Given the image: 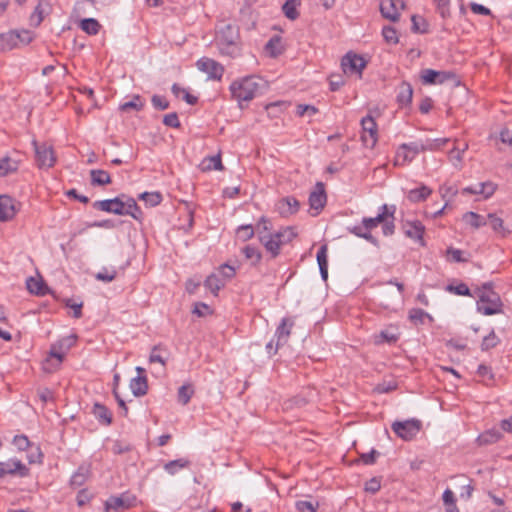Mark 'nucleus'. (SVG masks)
Returning a JSON list of instances; mask_svg holds the SVG:
<instances>
[{
	"mask_svg": "<svg viewBox=\"0 0 512 512\" xmlns=\"http://www.w3.org/2000/svg\"><path fill=\"white\" fill-rule=\"evenodd\" d=\"M238 40V27L230 23H222L216 35V44L220 53L232 58L238 56L240 53Z\"/></svg>",
	"mask_w": 512,
	"mask_h": 512,
	"instance_id": "obj_1",
	"label": "nucleus"
},
{
	"mask_svg": "<svg viewBox=\"0 0 512 512\" xmlns=\"http://www.w3.org/2000/svg\"><path fill=\"white\" fill-rule=\"evenodd\" d=\"M263 86V80L256 76H247L235 80L230 85L232 98L238 101L242 108V102H250Z\"/></svg>",
	"mask_w": 512,
	"mask_h": 512,
	"instance_id": "obj_2",
	"label": "nucleus"
},
{
	"mask_svg": "<svg viewBox=\"0 0 512 512\" xmlns=\"http://www.w3.org/2000/svg\"><path fill=\"white\" fill-rule=\"evenodd\" d=\"M492 283H484L481 287L479 300L477 301V311L483 315H494L502 312L503 303L500 296L493 291Z\"/></svg>",
	"mask_w": 512,
	"mask_h": 512,
	"instance_id": "obj_3",
	"label": "nucleus"
},
{
	"mask_svg": "<svg viewBox=\"0 0 512 512\" xmlns=\"http://www.w3.org/2000/svg\"><path fill=\"white\" fill-rule=\"evenodd\" d=\"M391 428L398 437L405 441H410L420 432L422 423L417 419L395 421Z\"/></svg>",
	"mask_w": 512,
	"mask_h": 512,
	"instance_id": "obj_4",
	"label": "nucleus"
},
{
	"mask_svg": "<svg viewBox=\"0 0 512 512\" xmlns=\"http://www.w3.org/2000/svg\"><path fill=\"white\" fill-rule=\"evenodd\" d=\"M33 146L38 167L51 168L56 162L52 146L46 143L39 144L36 140L33 141Z\"/></svg>",
	"mask_w": 512,
	"mask_h": 512,
	"instance_id": "obj_5",
	"label": "nucleus"
},
{
	"mask_svg": "<svg viewBox=\"0 0 512 512\" xmlns=\"http://www.w3.org/2000/svg\"><path fill=\"white\" fill-rule=\"evenodd\" d=\"M197 68L207 74L210 80H221L224 74V66L214 59L202 57L196 62Z\"/></svg>",
	"mask_w": 512,
	"mask_h": 512,
	"instance_id": "obj_6",
	"label": "nucleus"
},
{
	"mask_svg": "<svg viewBox=\"0 0 512 512\" xmlns=\"http://www.w3.org/2000/svg\"><path fill=\"white\" fill-rule=\"evenodd\" d=\"M456 75L448 71H436L433 69H423L420 73L421 81L424 85L443 84L448 80L455 79Z\"/></svg>",
	"mask_w": 512,
	"mask_h": 512,
	"instance_id": "obj_7",
	"label": "nucleus"
},
{
	"mask_svg": "<svg viewBox=\"0 0 512 512\" xmlns=\"http://www.w3.org/2000/svg\"><path fill=\"white\" fill-rule=\"evenodd\" d=\"M402 230L406 237L418 242L422 247L426 245L424 241L425 226L421 221L406 220L402 223Z\"/></svg>",
	"mask_w": 512,
	"mask_h": 512,
	"instance_id": "obj_8",
	"label": "nucleus"
},
{
	"mask_svg": "<svg viewBox=\"0 0 512 512\" xmlns=\"http://www.w3.org/2000/svg\"><path fill=\"white\" fill-rule=\"evenodd\" d=\"M367 62L364 58L353 52H348L341 61V66L344 73H359L365 69Z\"/></svg>",
	"mask_w": 512,
	"mask_h": 512,
	"instance_id": "obj_9",
	"label": "nucleus"
},
{
	"mask_svg": "<svg viewBox=\"0 0 512 512\" xmlns=\"http://www.w3.org/2000/svg\"><path fill=\"white\" fill-rule=\"evenodd\" d=\"M363 134L362 141L366 146L373 147L377 142V124L373 117L367 115L361 120Z\"/></svg>",
	"mask_w": 512,
	"mask_h": 512,
	"instance_id": "obj_10",
	"label": "nucleus"
},
{
	"mask_svg": "<svg viewBox=\"0 0 512 512\" xmlns=\"http://www.w3.org/2000/svg\"><path fill=\"white\" fill-rule=\"evenodd\" d=\"M137 501L136 496L129 494V493H123L120 496H112L105 502V508L106 511L109 509H129L133 506H135Z\"/></svg>",
	"mask_w": 512,
	"mask_h": 512,
	"instance_id": "obj_11",
	"label": "nucleus"
},
{
	"mask_svg": "<svg viewBox=\"0 0 512 512\" xmlns=\"http://www.w3.org/2000/svg\"><path fill=\"white\" fill-rule=\"evenodd\" d=\"M93 207L100 211L114 213L121 216L124 215L123 199L120 196L112 199L95 201L93 203Z\"/></svg>",
	"mask_w": 512,
	"mask_h": 512,
	"instance_id": "obj_12",
	"label": "nucleus"
},
{
	"mask_svg": "<svg viewBox=\"0 0 512 512\" xmlns=\"http://www.w3.org/2000/svg\"><path fill=\"white\" fill-rule=\"evenodd\" d=\"M450 141L449 138H438L428 141L426 144L420 142H411L410 145H404L403 148H409L414 154L424 151H435L441 149Z\"/></svg>",
	"mask_w": 512,
	"mask_h": 512,
	"instance_id": "obj_13",
	"label": "nucleus"
},
{
	"mask_svg": "<svg viewBox=\"0 0 512 512\" xmlns=\"http://www.w3.org/2000/svg\"><path fill=\"white\" fill-rule=\"evenodd\" d=\"M275 207L280 216L289 217L298 212L300 203L295 197L287 196L277 201Z\"/></svg>",
	"mask_w": 512,
	"mask_h": 512,
	"instance_id": "obj_14",
	"label": "nucleus"
},
{
	"mask_svg": "<svg viewBox=\"0 0 512 512\" xmlns=\"http://www.w3.org/2000/svg\"><path fill=\"white\" fill-rule=\"evenodd\" d=\"M327 201L325 187L322 182H317L314 190L309 195V205L311 209L320 211L324 208Z\"/></svg>",
	"mask_w": 512,
	"mask_h": 512,
	"instance_id": "obj_15",
	"label": "nucleus"
},
{
	"mask_svg": "<svg viewBox=\"0 0 512 512\" xmlns=\"http://www.w3.org/2000/svg\"><path fill=\"white\" fill-rule=\"evenodd\" d=\"M293 326V319L285 317L281 320V323L279 324L275 332V337L277 338L275 351H278L279 347L288 342V338L291 334V329Z\"/></svg>",
	"mask_w": 512,
	"mask_h": 512,
	"instance_id": "obj_16",
	"label": "nucleus"
},
{
	"mask_svg": "<svg viewBox=\"0 0 512 512\" xmlns=\"http://www.w3.org/2000/svg\"><path fill=\"white\" fill-rule=\"evenodd\" d=\"M136 371L138 376L134 377L130 381V388L132 393L136 397L144 396L148 390L147 377L145 375V369L137 367Z\"/></svg>",
	"mask_w": 512,
	"mask_h": 512,
	"instance_id": "obj_17",
	"label": "nucleus"
},
{
	"mask_svg": "<svg viewBox=\"0 0 512 512\" xmlns=\"http://www.w3.org/2000/svg\"><path fill=\"white\" fill-rule=\"evenodd\" d=\"M398 6L404 8V2L402 0H386L380 4V12L384 18L396 22L399 19Z\"/></svg>",
	"mask_w": 512,
	"mask_h": 512,
	"instance_id": "obj_18",
	"label": "nucleus"
},
{
	"mask_svg": "<svg viewBox=\"0 0 512 512\" xmlns=\"http://www.w3.org/2000/svg\"><path fill=\"white\" fill-rule=\"evenodd\" d=\"M497 185L491 181L479 183L475 187L468 186L462 189V194H480L485 199L490 198L496 191Z\"/></svg>",
	"mask_w": 512,
	"mask_h": 512,
	"instance_id": "obj_19",
	"label": "nucleus"
},
{
	"mask_svg": "<svg viewBox=\"0 0 512 512\" xmlns=\"http://www.w3.org/2000/svg\"><path fill=\"white\" fill-rule=\"evenodd\" d=\"M16 214L14 199L8 195L0 196V221L11 220Z\"/></svg>",
	"mask_w": 512,
	"mask_h": 512,
	"instance_id": "obj_20",
	"label": "nucleus"
},
{
	"mask_svg": "<svg viewBox=\"0 0 512 512\" xmlns=\"http://www.w3.org/2000/svg\"><path fill=\"white\" fill-rule=\"evenodd\" d=\"M259 240L265 249L271 254L272 258H275L280 254L282 244L281 240L275 237V233L260 235Z\"/></svg>",
	"mask_w": 512,
	"mask_h": 512,
	"instance_id": "obj_21",
	"label": "nucleus"
},
{
	"mask_svg": "<svg viewBox=\"0 0 512 512\" xmlns=\"http://www.w3.org/2000/svg\"><path fill=\"white\" fill-rule=\"evenodd\" d=\"M1 464H3L5 475L9 474L26 477L29 474V469L20 460L11 459L7 462H1Z\"/></svg>",
	"mask_w": 512,
	"mask_h": 512,
	"instance_id": "obj_22",
	"label": "nucleus"
},
{
	"mask_svg": "<svg viewBox=\"0 0 512 512\" xmlns=\"http://www.w3.org/2000/svg\"><path fill=\"white\" fill-rule=\"evenodd\" d=\"M487 223H489L492 230L499 234L501 237H507L512 233V226H505L503 219L494 213H489L487 215Z\"/></svg>",
	"mask_w": 512,
	"mask_h": 512,
	"instance_id": "obj_23",
	"label": "nucleus"
},
{
	"mask_svg": "<svg viewBox=\"0 0 512 512\" xmlns=\"http://www.w3.org/2000/svg\"><path fill=\"white\" fill-rule=\"evenodd\" d=\"M413 97V88L410 83L402 81L398 86L397 103L401 107H406L411 104Z\"/></svg>",
	"mask_w": 512,
	"mask_h": 512,
	"instance_id": "obj_24",
	"label": "nucleus"
},
{
	"mask_svg": "<svg viewBox=\"0 0 512 512\" xmlns=\"http://www.w3.org/2000/svg\"><path fill=\"white\" fill-rule=\"evenodd\" d=\"M65 353L66 352L63 350H60L56 344H53L51 347L49 356L51 358H55L56 363L51 365V367H50L51 359L47 358L45 363L43 364L44 371H46L48 373L54 372L62 363Z\"/></svg>",
	"mask_w": 512,
	"mask_h": 512,
	"instance_id": "obj_25",
	"label": "nucleus"
},
{
	"mask_svg": "<svg viewBox=\"0 0 512 512\" xmlns=\"http://www.w3.org/2000/svg\"><path fill=\"white\" fill-rule=\"evenodd\" d=\"M20 35L15 31L0 34V51H10L18 46Z\"/></svg>",
	"mask_w": 512,
	"mask_h": 512,
	"instance_id": "obj_26",
	"label": "nucleus"
},
{
	"mask_svg": "<svg viewBox=\"0 0 512 512\" xmlns=\"http://www.w3.org/2000/svg\"><path fill=\"white\" fill-rule=\"evenodd\" d=\"M123 210L124 215H129L137 221H141L143 218V212L141 208L138 206L136 200L132 197H127V199L123 200Z\"/></svg>",
	"mask_w": 512,
	"mask_h": 512,
	"instance_id": "obj_27",
	"label": "nucleus"
},
{
	"mask_svg": "<svg viewBox=\"0 0 512 512\" xmlns=\"http://www.w3.org/2000/svg\"><path fill=\"white\" fill-rule=\"evenodd\" d=\"M328 246L327 244L321 245L317 252V263L319 266L321 278L324 281H327L328 279Z\"/></svg>",
	"mask_w": 512,
	"mask_h": 512,
	"instance_id": "obj_28",
	"label": "nucleus"
},
{
	"mask_svg": "<svg viewBox=\"0 0 512 512\" xmlns=\"http://www.w3.org/2000/svg\"><path fill=\"white\" fill-rule=\"evenodd\" d=\"M225 285L226 281L217 273L210 274L204 281V286L210 290L214 296H217L219 290Z\"/></svg>",
	"mask_w": 512,
	"mask_h": 512,
	"instance_id": "obj_29",
	"label": "nucleus"
},
{
	"mask_svg": "<svg viewBox=\"0 0 512 512\" xmlns=\"http://www.w3.org/2000/svg\"><path fill=\"white\" fill-rule=\"evenodd\" d=\"M92 413L101 424L108 426L112 423V413L105 405L95 403Z\"/></svg>",
	"mask_w": 512,
	"mask_h": 512,
	"instance_id": "obj_30",
	"label": "nucleus"
},
{
	"mask_svg": "<svg viewBox=\"0 0 512 512\" xmlns=\"http://www.w3.org/2000/svg\"><path fill=\"white\" fill-rule=\"evenodd\" d=\"M90 475V466L89 465H80L77 471L72 475L70 479V485L73 487L82 486L88 479Z\"/></svg>",
	"mask_w": 512,
	"mask_h": 512,
	"instance_id": "obj_31",
	"label": "nucleus"
},
{
	"mask_svg": "<svg viewBox=\"0 0 512 512\" xmlns=\"http://www.w3.org/2000/svg\"><path fill=\"white\" fill-rule=\"evenodd\" d=\"M91 185L104 186L112 182L109 173L101 169H93L90 171Z\"/></svg>",
	"mask_w": 512,
	"mask_h": 512,
	"instance_id": "obj_32",
	"label": "nucleus"
},
{
	"mask_svg": "<svg viewBox=\"0 0 512 512\" xmlns=\"http://www.w3.org/2000/svg\"><path fill=\"white\" fill-rule=\"evenodd\" d=\"M26 286L30 293L41 296L45 295L48 290L42 278L37 279L34 277H29L26 281Z\"/></svg>",
	"mask_w": 512,
	"mask_h": 512,
	"instance_id": "obj_33",
	"label": "nucleus"
},
{
	"mask_svg": "<svg viewBox=\"0 0 512 512\" xmlns=\"http://www.w3.org/2000/svg\"><path fill=\"white\" fill-rule=\"evenodd\" d=\"M404 145H407V143L402 144L396 152L394 161L395 165L403 166L406 163L411 162L417 155L414 154L409 148H403ZM408 145H410V143H408Z\"/></svg>",
	"mask_w": 512,
	"mask_h": 512,
	"instance_id": "obj_34",
	"label": "nucleus"
},
{
	"mask_svg": "<svg viewBox=\"0 0 512 512\" xmlns=\"http://www.w3.org/2000/svg\"><path fill=\"white\" fill-rule=\"evenodd\" d=\"M463 220L469 224L473 228H480L482 226H485L487 224V217H484L482 215H479L475 212H466L463 215Z\"/></svg>",
	"mask_w": 512,
	"mask_h": 512,
	"instance_id": "obj_35",
	"label": "nucleus"
},
{
	"mask_svg": "<svg viewBox=\"0 0 512 512\" xmlns=\"http://www.w3.org/2000/svg\"><path fill=\"white\" fill-rule=\"evenodd\" d=\"M501 436L502 434L500 431L491 429L480 434L477 438V441L479 445H489L499 441Z\"/></svg>",
	"mask_w": 512,
	"mask_h": 512,
	"instance_id": "obj_36",
	"label": "nucleus"
},
{
	"mask_svg": "<svg viewBox=\"0 0 512 512\" xmlns=\"http://www.w3.org/2000/svg\"><path fill=\"white\" fill-rule=\"evenodd\" d=\"M432 190L425 185H422L420 188H415L409 191L408 199L411 202H420L424 201L430 194Z\"/></svg>",
	"mask_w": 512,
	"mask_h": 512,
	"instance_id": "obj_37",
	"label": "nucleus"
},
{
	"mask_svg": "<svg viewBox=\"0 0 512 512\" xmlns=\"http://www.w3.org/2000/svg\"><path fill=\"white\" fill-rule=\"evenodd\" d=\"M300 5L299 0H286L282 6L284 15L290 20H296L299 17L297 7Z\"/></svg>",
	"mask_w": 512,
	"mask_h": 512,
	"instance_id": "obj_38",
	"label": "nucleus"
},
{
	"mask_svg": "<svg viewBox=\"0 0 512 512\" xmlns=\"http://www.w3.org/2000/svg\"><path fill=\"white\" fill-rule=\"evenodd\" d=\"M411 22H412L411 29L414 33H419V34L428 33L429 24L424 17L419 16V15H413L411 17Z\"/></svg>",
	"mask_w": 512,
	"mask_h": 512,
	"instance_id": "obj_39",
	"label": "nucleus"
},
{
	"mask_svg": "<svg viewBox=\"0 0 512 512\" xmlns=\"http://www.w3.org/2000/svg\"><path fill=\"white\" fill-rule=\"evenodd\" d=\"M18 169V162L5 156L0 159V176L4 177Z\"/></svg>",
	"mask_w": 512,
	"mask_h": 512,
	"instance_id": "obj_40",
	"label": "nucleus"
},
{
	"mask_svg": "<svg viewBox=\"0 0 512 512\" xmlns=\"http://www.w3.org/2000/svg\"><path fill=\"white\" fill-rule=\"evenodd\" d=\"M190 465V461L184 458L176 459L167 462L164 465V469L171 475L177 473L178 470L187 468Z\"/></svg>",
	"mask_w": 512,
	"mask_h": 512,
	"instance_id": "obj_41",
	"label": "nucleus"
},
{
	"mask_svg": "<svg viewBox=\"0 0 512 512\" xmlns=\"http://www.w3.org/2000/svg\"><path fill=\"white\" fill-rule=\"evenodd\" d=\"M468 148V145L466 143L463 144V147L460 148L459 146H454L448 153V158L450 162L455 167L461 166L462 159H463V153Z\"/></svg>",
	"mask_w": 512,
	"mask_h": 512,
	"instance_id": "obj_42",
	"label": "nucleus"
},
{
	"mask_svg": "<svg viewBox=\"0 0 512 512\" xmlns=\"http://www.w3.org/2000/svg\"><path fill=\"white\" fill-rule=\"evenodd\" d=\"M349 232L356 235L357 237L363 238L370 242L371 244L378 246V240L367 230H365L364 225L362 226H354L352 228H348Z\"/></svg>",
	"mask_w": 512,
	"mask_h": 512,
	"instance_id": "obj_43",
	"label": "nucleus"
},
{
	"mask_svg": "<svg viewBox=\"0 0 512 512\" xmlns=\"http://www.w3.org/2000/svg\"><path fill=\"white\" fill-rule=\"evenodd\" d=\"M194 395V389L191 384H184L178 389V402L182 405H187Z\"/></svg>",
	"mask_w": 512,
	"mask_h": 512,
	"instance_id": "obj_44",
	"label": "nucleus"
},
{
	"mask_svg": "<svg viewBox=\"0 0 512 512\" xmlns=\"http://www.w3.org/2000/svg\"><path fill=\"white\" fill-rule=\"evenodd\" d=\"M80 27L87 34L96 35L99 32L101 25L94 18H85L81 21Z\"/></svg>",
	"mask_w": 512,
	"mask_h": 512,
	"instance_id": "obj_45",
	"label": "nucleus"
},
{
	"mask_svg": "<svg viewBox=\"0 0 512 512\" xmlns=\"http://www.w3.org/2000/svg\"><path fill=\"white\" fill-rule=\"evenodd\" d=\"M144 107V103L141 99V96L139 95H134L132 100L130 101H127L123 104L120 105L119 109L122 111V112H127L131 109H134L136 111H140L142 110Z\"/></svg>",
	"mask_w": 512,
	"mask_h": 512,
	"instance_id": "obj_46",
	"label": "nucleus"
},
{
	"mask_svg": "<svg viewBox=\"0 0 512 512\" xmlns=\"http://www.w3.org/2000/svg\"><path fill=\"white\" fill-rule=\"evenodd\" d=\"M500 343V339L495 334V331L492 329L491 332L485 336L481 342V350L489 351L490 349L496 347Z\"/></svg>",
	"mask_w": 512,
	"mask_h": 512,
	"instance_id": "obj_47",
	"label": "nucleus"
},
{
	"mask_svg": "<svg viewBox=\"0 0 512 512\" xmlns=\"http://www.w3.org/2000/svg\"><path fill=\"white\" fill-rule=\"evenodd\" d=\"M296 236L297 233L293 227H285L275 233V237L281 240L282 245L290 243Z\"/></svg>",
	"mask_w": 512,
	"mask_h": 512,
	"instance_id": "obj_48",
	"label": "nucleus"
},
{
	"mask_svg": "<svg viewBox=\"0 0 512 512\" xmlns=\"http://www.w3.org/2000/svg\"><path fill=\"white\" fill-rule=\"evenodd\" d=\"M281 38L278 36L272 37L265 45V50L272 56L276 57L282 53L280 48Z\"/></svg>",
	"mask_w": 512,
	"mask_h": 512,
	"instance_id": "obj_49",
	"label": "nucleus"
},
{
	"mask_svg": "<svg viewBox=\"0 0 512 512\" xmlns=\"http://www.w3.org/2000/svg\"><path fill=\"white\" fill-rule=\"evenodd\" d=\"M139 199L145 201L150 207H154L161 203L162 195L159 192H144L139 195Z\"/></svg>",
	"mask_w": 512,
	"mask_h": 512,
	"instance_id": "obj_50",
	"label": "nucleus"
},
{
	"mask_svg": "<svg viewBox=\"0 0 512 512\" xmlns=\"http://www.w3.org/2000/svg\"><path fill=\"white\" fill-rule=\"evenodd\" d=\"M425 318L432 319V317L422 309L413 308L409 311V319L414 324H422Z\"/></svg>",
	"mask_w": 512,
	"mask_h": 512,
	"instance_id": "obj_51",
	"label": "nucleus"
},
{
	"mask_svg": "<svg viewBox=\"0 0 512 512\" xmlns=\"http://www.w3.org/2000/svg\"><path fill=\"white\" fill-rule=\"evenodd\" d=\"M243 254L245 255L246 259H249L252 261V264H257L261 260V253L260 251L251 245H247L242 249Z\"/></svg>",
	"mask_w": 512,
	"mask_h": 512,
	"instance_id": "obj_52",
	"label": "nucleus"
},
{
	"mask_svg": "<svg viewBox=\"0 0 512 512\" xmlns=\"http://www.w3.org/2000/svg\"><path fill=\"white\" fill-rule=\"evenodd\" d=\"M207 162H208V164L203 167V170H207V169L223 170L221 156L219 154L205 158L202 162V165H205Z\"/></svg>",
	"mask_w": 512,
	"mask_h": 512,
	"instance_id": "obj_53",
	"label": "nucleus"
},
{
	"mask_svg": "<svg viewBox=\"0 0 512 512\" xmlns=\"http://www.w3.org/2000/svg\"><path fill=\"white\" fill-rule=\"evenodd\" d=\"M446 256H447L448 261H450V262L462 263V262H467L468 261L467 258L463 257V251L462 250L456 249V248H453V247H449L446 250Z\"/></svg>",
	"mask_w": 512,
	"mask_h": 512,
	"instance_id": "obj_54",
	"label": "nucleus"
},
{
	"mask_svg": "<svg viewBox=\"0 0 512 512\" xmlns=\"http://www.w3.org/2000/svg\"><path fill=\"white\" fill-rule=\"evenodd\" d=\"M398 335L388 330L381 331L379 335L375 337V343L381 344L387 342L389 344L395 343L398 340Z\"/></svg>",
	"mask_w": 512,
	"mask_h": 512,
	"instance_id": "obj_55",
	"label": "nucleus"
},
{
	"mask_svg": "<svg viewBox=\"0 0 512 512\" xmlns=\"http://www.w3.org/2000/svg\"><path fill=\"white\" fill-rule=\"evenodd\" d=\"M385 222V218L383 214H378L376 217L371 218H363L362 224L364 225L365 230L370 232L372 229L376 228L379 224Z\"/></svg>",
	"mask_w": 512,
	"mask_h": 512,
	"instance_id": "obj_56",
	"label": "nucleus"
},
{
	"mask_svg": "<svg viewBox=\"0 0 512 512\" xmlns=\"http://www.w3.org/2000/svg\"><path fill=\"white\" fill-rule=\"evenodd\" d=\"M382 35L385 41L389 44H397L399 41L397 31L392 26H384L382 29Z\"/></svg>",
	"mask_w": 512,
	"mask_h": 512,
	"instance_id": "obj_57",
	"label": "nucleus"
},
{
	"mask_svg": "<svg viewBox=\"0 0 512 512\" xmlns=\"http://www.w3.org/2000/svg\"><path fill=\"white\" fill-rule=\"evenodd\" d=\"M446 290L460 296H471L469 287L465 283H459L458 285H448Z\"/></svg>",
	"mask_w": 512,
	"mask_h": 512,
	"instance_id": "obj_58",
	"label": "nucleus"
},
{
	"mask_svg": "<svg viewBox=\"0 0 512 512\" xmlns=\"http://www.w3.org/2000/svg\"><path fill=\"white\" fill-rule=\"evenodd\" d=\"M438 13L443 19L450 17V0H433Z\"/></svg>",
	"mask_w": 512,
	"mask_h": 512,
	"instance_id": "obj_59",
	"label": "nucleus"
},
{
	"mask_svg": "<svg viewBox=\"0 0 512 512\" xmlns=\"http://www.w3.org/2000/svg\"><path fill=\"white\" fill-rule=\"evenodd\" d=\"M163 348L160 346V345H155L152 350H151V353H150V356H149V362L150 363H160L162 366H165L166 365V358L163 357L159 352L162 350Z\"/></svg>",
	"mask_w": 512,
	"mask_h": 512,
	"instance_id": "obj_60",
	"label": "nucleus"
},
{
	"mask_svg": "<svg viewBox=\"0 0 512 512\" xmlns=\"http://www.w3.org/2000/svg\"><path fill=\"white\" fill-rule=\"evenodd\" d=\"M192 313L197 315L198 317H204L206 315H211L213 313V310L206 303H204V302H197L194 305Z\"/></svg>",
	"mask_w": 512,
	"mask_h": 512,
	"instance_id": "obj_61",
	"label": "nucleus"
},
{
	"mask_svg": "<svg viewBox=\"0 0 512 512\" xmlns=\"http://www.w3.org/2000/svg\"><path fill=\"white\" fill-rule=\"evenodd\" d=\"M116 276H117L116 270H114V269L108 270L107 268H103L102 271L98 272L95 275V278L99 281L111 282L116 278Z\"/></svg>",
	"mask_w": 512,
	"mask_h": 512,
	"instance_id": "obj_62",
	"label": "nucleus"
},
{
	"mask_svg": "<svg viewBox=\"0 0 512 512\" xmlns=\"http://www.w3.org/2000/svg\"><path fill=\"white\" fill-rule=\"evenodd\" d=\"M237 236L243 241H247L254 236L252 225H242L237 229Z\"/></svg>",
	"mask_w": 512,
	"mask_h": 512,
	"instance_id": "obj_63",
	"label": "nucleus"
},
{
	"mask_svg": "<svg viewBox=\"0 0 512 512\" xmlns=\"http://www.w3.org/2000/svg\"><path fill=\"white\" fill-rule=\"evenodd\" d=\"M76 339L75 335H70L60 339L56 345L60 350L67 352L76 343Z\"/></svg>",
	"mask_w": 512,
	"mask_h": 512,
	"instance_id": "obj_64",
	"label": "nucleus"
}]
</instances>
